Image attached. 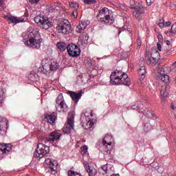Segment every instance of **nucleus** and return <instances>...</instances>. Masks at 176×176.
Returning <instances> with one entry per match:
<instances>
[{"instance_id":"obj_1","label":"nucleus","mask_w":176,"mask_h":176,"mask_svg":"<svg viewBox=\"0 0 176 176\" xmlns=\"http://www.w3.org/2000/svg\"><path fill=\"white\" fill-rule=\"evenodd\" d=\"M110 83L111 85H124V86H131V81L129 76L122 72V70H116L110 76Z\"/></svg>"},{"instance_id":"obj_2","label":"nucleus","mask_w":176,"mask_h":176,"mask_svg":"<svg viewBox=\"0 0 176 176\" xmlns=\"http://www.w3.org/2000/svg\"><path fill=\"white\" fill-rule=\"evenodd\" d=\"M25 42V45L28 47H32L33 49H39L41 47V43L42 41L38 38V32L36 30H32L30 32V38Z\"/></svg>"},{"instance_id":"obj_3","label":"nucleus","mask_w":176,"mask_h":176,"mask_svg":"<svg viewBox=\"0 0 176 176\" xmlns=\"http://www.w3.org/2000/svg\"><path fill=\"white\" fill-rule=\"evenodd\" d=\"M112 136L107 135H106L102 140L103 148L104 149V155H105V158L109 160H112L113 159V155H111V146H112Z\"/></svg>"},{"instance_id":"obj_4","label":"nucleus","mask_w":176,"mask_h":176,"mask_svg":"<svg viewBox=\"0 0 176 176\" xmlns=\"http://www.w3.org/2000/svg\"><path fill=\"white\" fill-rule=\"evenodd\" d=\"M34 21L38 27H41L43 30H49L53 25V23L48 18L41 15L35 16Z\"/></svg>"},{"instance_id":"obj_5","label":"nucleus","mask_w":176,"mask_h":176,"mask_svg":"<svg viewBox=\"0 0 176 176\" xmlns=\"http://www.w3.org/2000/svg\"><path fill=\"white\" fill-rule=\"evenodd\" d=\"M49 152H50V147L42 142H39L37 144V148L34 153V157H39L40 159H42V157L46 156Z\"/></svg>"},{"instance_id":"obj_6","label":"nucleus","mask_w":176,"mask_h":176,"mask_svg":"<svg viewBox=\"0 0 176 176\" xmlns=\"http://www.w3.org/2000/svg\"><path fill=\"white\" fill-rule=\"evenodd\" d=\"M71 23H69V21L68 20H64L60 22V23L56 27V30L59 31L61 34H63L64 35H68L72 30L71 29Z\"/></svg>"},{"instance_id":"obj_7","label":"nucleus","mask_w":176,"mask_h":176,"mask_svg":"<svg viewBox=\"0 0 176 176\" xmlns=\"http://www.w3.org/2000/svg\"><path fill=\"white\" fill-rule=\"evenodd\" d=\"M75 120V113L71 112L69 113L67 118V122L63 127V133L65 134H69L72 130H74V123Z\"/></svg>"},{"instance_id":"obj_8","label":"nucleus","mask_w":176,"mask_h":176,"mask_svg":"<svg viewBox=\"0 0 176 176\" xmlns=\"http://www.w3.org/2000/svg\"><path fill=\"white\" fill-rule=\"evenodd\" d=\"M109 12V10L108 8H104L100 10L99 14L101 16V14H106L104 17L100 18V23H104V24H109L111 25L113 23L115 22V19L113 16L111 17L110 14H107Z\"/></svg>"},{"instance_id":"obj_9","label":"nucleus","mask_w":176,"mask_h":176,"mask_svg":"<svg viewBox=\"0 0 176 176\" xmlns=\"http://www.w3.org/2000/svg\"><path fill=\"white\" fill-rule=\"evenodd\" d=\"M67 52L71 57H78V56H80V49H79L78 45L74 43L68 45Z\"/></svg>"},{"instance_id":"obj_10","label":"nucleus","mask_w":176,"mask_h":176,"mask_svg":"<svg viewBox=\"0 0 176 176\" xmlns=\"http://www.w3.org/2000/svg\"><path fill=\"white\" fill-rule=\"evenodd\" d=\"M45 165L50 168L52 174H56L57 173V162L52 160L50 158L45 159Z\"/></svg>"},{"instance_id":"obj_11","label":"nucleus","mask_w":176,"mask_h":176,"mask_svg":"<svg viewBox=\"0 0 176 176\" xmlns=\"http://www.w3.org/2000/svg\"><path fill=\"white\" fill-rule=\"evenodd\" d=\"M60 137H61V135L58 132H52L50 135L43 140L45 142H50L51 144H53L54 141H58V140H60Z\"/></svg>"},{"instance_id":"obj_12","label":"nucleus","mask_w":176,"mask_h":176,"mask_svg":"<svg viewBox=\"0 0 176 176\" xmlns=\"http://www.w3.org/2000/svg\"><path fill=\"white\" fill-rule=\"evenodd\" d=\"M68 94H69L72 100L75 102L76 104L79 102V100L82 98V94H83V91H78L77 92L69 91Z\"/></svg>"},{"instance_id":"obj_13","label":"nucleus","mask_w":176,"mask_h":176,"mask_svg":"<svg viewBox=\"0 0 176 176\" xmlns=\"http://www.w3.org/2000/svg\"><path fill=\"white\" fill-rule=\"evenodd\" d=\"M144 63L145 62L144 61V58L139 61V65L140 67L139 68L138 72L139 76H140V80H144L146 75V68H145V66L142 65V64H144Z\"/></svg>"},{"instance_id":"obj_14","label":"nucleus","mask_w":176,"mask_h":176,"mask_svg":"<svg viewBox=\"0 0 176 176\" xmlns=\"http://www.w3.org/2000/svg\"><path fill=\"white\" fill-rule=\"evenodd\" d=\"M12 150V144H0V159H2L8 153V152Z\"/></svg>"},{"instance_id":"obj_15","label":"nucleus","mask_w":176,"mask_h":176,"mask_svg":"<svg viewBox=\"0 0 176 176\" xmlns=\"http://www.w3.org/2000/svg\"><path fill=\"white\" fill-rule=\"evenodd\" d=\"M5 19L8 23L10 24L12 23V24H19V23H23L24 22V19L23 18H18L17 16H5Z\"/></svg>"},{"instance_id":"obj_16","label":"nucleus","mask_w":176,"mask_h":176,"mask_svg":"<svg viewBox=\"0 0 176 176\" xmlns=\"http://www.w3.org/2000/svg\"><path fill=\"white\" fill-rule=\"evenodd\" d=\"M6 126H7V129L9 127L8 120L3 117H0V135H3Z\"/></svg>"},{"instance_id":"obj_17","label":"nucleus","mask_w":176,"mask_h":176,"mask_svg":"<svg viewBox=\"0 0 176 176\" xmlns=\"http://www.w3.org/2000/svg\"><path fill=\"white\" fill-rule=\"evenodd\" d=\"M56 108L58 112H68V105H67L65 101L56 104Z\"/></svg>"},{"instance_id":"obj_18","label":"nucleus","mask_w":176,"mask_h":176,"mask_svg":"<svg viewBox=\"0 0 176 176\" xmlns=\"http://www.w3.org/2000/svg\"><path fill=\"white\" fill-rule=\"evenodd\" d=\"M168 91H170V85L166 84L161 87V97H163L164 98L165 97H167L168 96Z\"/></svg>"},{"instance_id":"obj_19","label":"nucleus","mask_w":176,"mask_h":176,"mask_svg":"<svg viewBox=\"0 0 176 176\" xmlns=\"http://www.w3.org/2000/svg\"><path fill=\"white\" fill-rule=\"evenodd\" d=\"M132 8L135 9V10L133 11V16L135 17V19L140 20V17H141V15L144 13V11H142V8H141V6L132 7Z\"/></svg>"},{"instance_id":"obj_20","label":"nucleus","mask_w":176,"mask_h":176,"mask_svg":"<svg viewBox=\"0 0 176 176\" xmlns=\"http://www.w3.org/2000/svg\"><path fill=\"white\" fill-rule=\"evenodd\" d=\"M86 27H87V23H86V21H81L76 27V32H82L83 30H86Z\"/></svg>"},{"instance_id":"obj_21","label":"nucleus","mask_w":176,"mask_h":176,"mask_svg":"<svg viewBox=\"0 0 176 176\" xmlns=\"http://www.w3.org/2000/svg\"><path fill=\"white\" fill-rule=\"evenodd\" d=\"M45 119L47 120L48 123L50 124H54L56 123V113H53L51 115H46Z\"/></svg>"},{"instance_id":"obj_22","label":"nucleus","mask_w":176,"mask_h":176,"mask_svg":"<svg viewBox=\"0 0 176 176\" xmlns=\"http://www.w3.org/2000/svg\"><path fill=\"white\" fill-rule=\"evenodd\" d=\"M50 68L52 71H57V69H59L60 65H58V62L56 60H52L51 61V63L50 64Z\"/></svg>"},{"instance_id":"obj_23","label":"nucleus","mask_w":176,"mask_h":176,"mask_svg":"<svg viewBox=\"0 0 176 176\" xmlns=\"http://www.w3.org/2000/svg\"><path fill=\"white\" fill-rule=\"evenodd\" d=\"M40 71L42 74H50L51 69H50V65L49 64H45L42 65V67L40 68Z\"/></svg>"},{"instance_id":"obj_24","label":"nucleus","mask_w":176,"mask_h":176,"mask_svg":"<svg viewBox=\"0 0 176 176\" xmlns=\"http://www.w3.org/2000/svg\"><path fill=\"white\" fill-rule=\"evenodd\" d=\"M158 79L164 82V83H170V77L167 74H160L158 76Z\"/></svg>"},{"instance_id":"obj_25","label":"nucleus","mask_w":176,"mask_h":176,"mask_svg":"<svg viewBox=\"0 0 176 176\" xmlns=\"http://www.w3.org/2000/svg\"><path fill=\"white\" fill-rule=\"evenodd\" d=\"M159 60H160V55H159V52H155V54H153L152 56V64L156 65L157 63H159Z\"/></svg>"},{"instance_id":"obj_26","label":"nucleus","mask_w":176,"mask_h":176,"mask_svg":"<svg viewBox=\"0 0 176 176\" xmlns=\"http://www.w3.org/2000/svg\"><path fill=\"white\" fill-rule=\"evenodd\" d=\"M56 46H57L58 49H59V50H60V52H64L65 50H66V49H68V45L63 42L58 43L56 44Z\"/></svg>"},{"instance_id":"obj_27","label":"nucleus","mask_w":176,"mask_h":176,"mask_svg":"<svg viewBox=\"0 0 176 176\" xmlns=\"http://www.w3.org/2000/svg\"><path fill=\"white\" fill-rule=\"evenodd\" d=\"M109 168H111V166L105 164L100 168V171H104L105 174H112V170H109Z\"/></svg>"},{"instance_id":"obj_28","label":"nucleus","mask_w":176,"mask_h":176,"mask_svg":"<svg viewBox=\"0 0 176 176\" xmlns=\"http://www.w3.org/2000/svg\"><path fill=\"white\" fill-rule=\"evenodd\" d=\"M86 167L87 172L89 173V176H96V170L95 169H90V166L87 164H85Z\"/></svg>"},{"instance_id":"obj_29","label":"nucleus","mask_w":176,"mask_h":176,"mask_svg":"<svg viewBox=\"0 0 176 176\" xmlns=\"http://www.w3.org/2000/svg\"><path fill=\"white\" fill-rule=\"evenodd\" d=\"M22 37L23 38V40L25 41V42H27V41L28 42H30V38H31V32L30 33H23L22 34ZM26 39V41H25Z\"/></svg>"},{"instance_id":"obj_30","label":"nucleus","mask_w":176,"mask_h":176,"mask_svg":"<svg viewBox=\"0 0 176 176\" xmlns=\"http://www.w3.org/2000/svg\"><path fill=\"white\" fill-rule=\"evenodd\" d=\"M5 97V92H3V89H0V107L3 104V98Z\"/></svg>"},{"instance_id":"obj_31","label":"nucleus","mask_w":176,"mask_h":176,"mask_svg":"<svg viewBox=\"0 0 176 176\" xmlns=\"http://www.w3.org/2000/svg\"><path fill=\"white\" fill-rule=\"evenodd\" d=\"M64 98H63V95H59L56 98V105L58 104H61V102H64Z\"/></svg>"},{"instance_id":"obj_32","label":"nucleus","mask_w":176,"mask_h":176,"mask_svg":"<svg viewBox=\"0 0 176 176\" xmlns=\"http://www.w3.org/2000/svg\"><path fill=\"white\" fill-rule=\"evenodd\" d=\"M85 63L87 67H93V60L90 58H87L85 60Z\"/></svg>"},{"instance_id":"obj_33","label":"nucleus","mask_w":176,"mask_h":176,"mask_svg":"<svg viewBox=\"0 0 176 176\" xmlns=\"http://www.w3.org/2000/svg\"><path fill=\"white\" fill-rule=\"evenodd\" d=\"M69 5L70 8H74V9L79 8V4L78 3L69 2Z\"/></svg>"},{"instance_id":"obj_34","label":"nucleus","mask_w":176,"mask_h":176,"mask_svg":"<svg viewBox=\"0 0 176 176\" xmlns=\"http://www.w3.org/2000/svg\"><path fill=\"white\" fill-rule=\"evenodd\" d=\"M47 9L50 13H53L56 10V6H50Z\"/></svg>"},{"instance_id":"obj_35","label":"nucleus","mask_w":176,"mask_h":176,"mask_svg":"<svg viewBox=\"0 0 176 176\" xmlns=\"http://www.w3.org/2000/svg\"><path fill=\"white\" fill-rule=\"evenodd\" d=\"M84 3L86 5H93L96 3V0H84Z\"/></svg>"},{"instance_id":"obj_36","label":"nucleus","mask_w":176,"mask_h":176,"mask_svg":"<svg viewBox=\"0 0 176 176\" xmlns=\"http://www.w3.org/2000/svg\"><path fill=\"white\" fill-rule=\"evenodd\" d=\"M170 34H175L176 32V24H173L169 31Z\"/></svg>"},{"instance_id":"obj_37","label":"nucleus","mask_w":176,"mask_h":176,"mask_svg":"<svg viewBox=\"0 0 176 176\" xmlns=\"http://www.w3.org/2000/svg\"><path fill=\"white\" fill-rule=\"evenodd\" d=\"M87 146L85 145L81 147V151H82V153H83V155H86V153H87Z\"/></svg>"},{"instance_id":"obj_38","label":"nucleus","mask_w":176,"mask_h":176,"mask_svg":"<svg viewBox=\"0 0 176 176\" xmlns=\"http://www.w3.org/2000/svg\"><path fill=\"white\" fill-rule=\"evenodd\" d=\"M118 8H120L121 10H127V8H126V6H124V4H118Z\"/></svg>"},{"instance_id":"obj_39","label":"nucleus","mask_w":176,"mask_h":176,"mask_svg":"<svg viewBox=\"0 0 176 176\" xmlns=\"http://www.w3.org/2000/svg\"><path fill=\"white\" fill-rule=\"evenodd\" d=\"M160 22L158 23V25L160 28H164V20H160Z\"/></svg>"},{"instance_id":"obj_40","label":"nucleus","mask_w":176,"mask_h":176,"mask_svg":"<svg viewBox=\"0 0 176 176\" xmlns=\"http://www.w3.org/2000/svg\"><path fill=\"white\" fill-rule=\"evenodd\" d=\"M148 65H151L152 64V58L147 57L146 58Z\"/></svg>"},{"instance_id":"obj_41","label":"nucleus","mask_w":176,"mask_h":176,"mask_svg":"<svg viewBox=\"0 0 176 176\" xmlns=\"http://www.w3.org/2000/svg\"><path fill=\"white\" fill-rule=\"evenodd\" d=\"M146 2L148 6H151L155 2V0H146Z\"/></svg>"},{"instance_id":"obj_42","label":"nucleus","mask_w":176,"mask_h":176,"mask_svg":"<svg viewBox=\"0 0 176 176\" xmlns=\"http://www.w3.org/2000/svg\"><path fill=\"white\" fill-rule=\"evenodd\" d=\"M76 172L74 170L68 171V176H75Z\"/></svg>"},{"instance_id":"obj_43","label":"nucleus","mask_w":176,"mask_h":176,"mask_svg":"<svg viewBox=\"0 0 176 176\" xmlns=\"http://www.w3.org/2000/svg\"><path fill=\"white\" fill-rule=\"evenodd\" d=\"M86 117H89V115H86V113H82L81 118H80L81 120H83V119H85V118H86Z\"/></svg>"},{"instance_id":"obj_44","label":"nucleus","mask_w":176,"mask_h":176,"mask_svg":"<svg viewBox=\"0 0 176 176\" xmlns=\"http://www.w3.org/2000/svg\"><path fill=\"white\" fill-rule=\"evenodd\" d=\"M157 47L159 52H162V45H160V43H157Z\"/></svg>"},{"instance_id":"obj_45","label":"nucleus","mask_w":176,"mask_h":176,"mask_svg":"<svg viewBox=\"0 0 176 176\" xmlns=\"http://www.w3.org/2000/svg\"><path fill=\"white\" fill-rule=\"evenodd\" d=\"M140 112H142L143 113V115H148V112H150L149 109H146L144 111H140Z\"/></svg>"},{"instance_id":"obj_46","label":"nucleus","mask_w":176,"mask_h":176,"mask_svg":"<svg viewBox=\"0 0 176 176\" xmlns=\"http://www.w3.org/2000/svg\"><path fill=\"white\" fill-rule=\"evenodd\" d=\"M72 14H73V16H74V17H78V12L76 11V12H73L72 13Z\"/></svg>"},{"instance_id":"obj_47","label":"nucleus","mask_w":176,"mask_h":176,"mask_svg":"<svg viewBox=\"0 0 176 176\" xmlns=\"http://www.w3.org/2000/svg\"><path fill=\"white\" fill-rule=\"evenodd\" d=\"M165 25L166 27H169V25H171V22L170 21L166 22Z\"/></svg>"},{"instance_id":"obj_48","label":"nucleus","mask_w":176,"mask_h":176,"mask_svg":"<svg viewBox=\"0 0 176 176\" xmlns=\"http://www.w3.org/2000/svg\"><path fill=\"white\" fill-rule=\"evenodd\" d=\"M39 0H30V2H32V3H38Z\"/></svg>"},{"instance_id":"obj_49","label":"nucleus","mask_w":176,"mask_h":176,"mask_svg":"<svg viewBox=\"0 0 176 176\" xmlns=\"http://www.w3.org/2000/svg\"><path fill=\"white\" fill-rule=\"evenodd\" d=\"M170 41H166V45H168V46H170Z\"/></svg>"},{"instance_id":"obj_50","label":"nucleus","mask_w":176,"mask_h":176,"mask_svg":"<svg viewBox=\"0 0 176 176\" xmlns=\"http://www.w3.org/2000/svg\"><path fill=\"white\" fill-rule=\"evenodd\" d=\"M5 0H0V5H3V2Z\"/></svg>"},{"instance_id":"obj_51","label":"nucleus","mask_w":176,"mask_h":176,"mask_svg":"<svg viewBox=\"0 0 176 176\" xmlns=\"http://www.w3.org/2000/svg\"><path fill=\"white\" fill-rule=\"evenodd\" d=\"M74 176H81V175L76 172Z\"/></svg>"},{"instance_id":"obj_52","label":"nucleus","mask_w":176,"mask_h":176,"mask_svg":"<svg viewBox=\"0 0 176 176\" xmlns=\"http://www.w3.org/2000/svg\"><path fill=\"white\" fill-rule=\"evenodd\" d=\"M171 109H175V108L174 107V104H171Z\"/></svg>"},{"instance_id":"obj_53","label":"nucleus","mask_w":176,"mask_h":176,"mask_svg":"<svg viewBox=\"0 0 176 176\" xmlns=\"http://www.w3.org/2000/svg\"><path fill=\"white\" fill-rule=\"evenodd\" d=\"M111 176H120L119 174H112Z\"/></svg>"},{"instance_id":"obj_54","label":"nucleus","mask_w":176,"mask_h":176,"mask_svg":"<svg viewBox=\"0 0 176 176\" xmlns=\"http://www.w3.org/2000/svg\"><path fill=\"white\" fill-rule=\"evenodd\" d=\"M88 123L89 124L90 126H91V124H93V122H88Z\"/></svg>"},{"instance_id":"obj_55","label":"nucleus","mask_w":176,"mask_h":176,"mask_svg":"<svg viewBox=\"0 0 176 176\" xmlns=\"http://www.w3.org/2000/svg\"><path fill=\"white\" fill-rule=\"evenodd\" d=\"M86 38H87V39H89V36L87 35V36H85V39H86Z\"/></svg>"},{"instance_id":"obj_56","label":"nucleus","mask_w":176,"mask_h":176,"mask_svg":"<svg viewBox=\"0 0 176 176\" xmlns=\"http://www.w3.org/2000/svg\"><path fill=\"white\" fill-rule=\"evenodd\" d=\"M166 34H168V32H166Z\"/></svg>"},{"instance_id":"obj_57","label":"nucleus","mask_w":176,"mask_h":176,"mask_svg":"<svg viewBox=\"0 0 176 176\" xmlns=\"http://www.w3.org/2000/svg\"><path fill=\"white\" fill-rule=\"evenodd\" d=\"M167 53H168V52H166V54H167Z\"/></svg>"}]
</instances>
